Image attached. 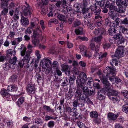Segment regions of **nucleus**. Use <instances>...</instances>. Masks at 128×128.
Masks as SVG:
<instances>
[{"label": "nucleus", "mask_w": 128, "mask_h": 128, "mask_svg": "<svg viewBox=\"0 0 128 128\" xmlns=\"http://www.w3.org/2000/svg\"><path fill=\"white\" fill-rule=\"evenodd\" d=\"M34 20V22H30V27L33 31V36L36 37L39 35V33L41 32V30L40 26H38L39 23V20L36 18H35Z\"/></svg>", "instance_id": "1"}, {"label": "nucleus", "mask_w": 128, "mask_h": 128, "mask_svg": "<svg viewBox=\"0 0 128 128\" xmlns=\"http://www.w3.org/2000/svg\"><path fill=\"white\" fill-rule=\"evenodd\" d=\"M87 78L86 74L84 72H81L79 76L77 77L76 80V83L78 86H79V84H85Z\"/></svg>", "instance_id": "2"}, {"label": "nucleus", "mask_w": 128, "mask_h": 128, "mask_svg": "<svg viewBox=\"0 0 128 128\" xmlns=\"http://www.w3.org/2000/svg\"><path fill=\"white\" fill-rule=\"evenodd\" d=\"M124 50L123 46H118L116 49L114 55H112V57L113 58L114 57L118 58L123 56L124 54Z\"/></svg>", "instance_id": "3"}, {"label": "nucleus", "mask_w": 128, "mask_h": 128, "mask_svg": "<svg viewBox=\"0 0 128 128\" xmlns=\"http://www.w3.org/2000/svg\"><path fill=\"white\" fill-rule=\"evenodd\" d=\"M18 50H20V55L22 56H24L25 54L26 55L30 56L32 51V50H27L26 52V48L25 46L22 44H21L20 48H18Z\"/></svg>", "instance_id": "4"}, {"label": "nucleus", "mask_w": 128, "mask_h": 128, "mask_svg": "<svg viewBox=\"0 0 128 128\" xmlns=\"http://www.w3.org/2000/svg\"><path fill=\"white\" fill-rule=\"evenodd\" d=\"M55 5L58 8H60L61 6L62 8L65 9L68 7V2L66 0H62L57 1Z\"/></svg>", "instance_id": "5"}, {"label": "nucleus", "mask_w": 128, "mask_h": 128, "mask_svg": "<svg viewBox=\"0 0 128 128\" xmlns=\"http://www.w3.org/2000/svg\"><path fill=\"white\" fill-rule=\"evenodd\" d=\"M115 2H110L109 0H107L106 2L105 6L108 7L109 10V11H116V7L115 6Z\"/></svg>", "instance_id": "6"}, {"label": "nucleus", "mask_w": 128, "mask_h": 128, "mask_svg": "<svg viewBox=\"0 0 128 128\" xmlns=\"http://www.w3.org/2000/svg\"><path fill=\"white\" fill-rule=\"evenodd\" d=\"M70 67L68 65L64 64L61 66V70L62 72H65V74L68 76L70 73Z\"/></svg>", "instance_id": "7"}, {"label": "nucleus", "mask_w": 128, "mask_h": 128, "mask_svg": "<svg viewBox=\"0 0 128 128\" xmlns=\"http://www.w3.org/2000/svg\"><path fill=\"white\" fill-rule=\"evenodd\" d=\"M101 80L104 84V87L106 91H108L110 87V84L107 80L105 78L104 76H102L101 79Z\"/></svg>", "instance_id": "8"}, {"label": "nucleus", "mask_w": 128, "mask_h": 128, "mask_svg": "<svg viewBox=\"0 0 128 128\" xmlns=\"http://www.w3.org/2000/svg\"><path fill=\"white\" fill-rule=\"evenodd\" d=\"M90 9L92 11L93 14L96 15H99L101 11V8L98 7H95L93 6H91Z\"/></svg>", "instance_id": "9"}, {"label": "nucleus", "mask_w": 128, "mask_h": 128, "mask_svg": "<svg viewBox=\"0 0 128 128\" xmlns=\"http://www.w3.org/2000/svg\"><path fill=\"white\" fill-rule=\"evenodd\" d=\"M22 40V36L18 37L17 38H15L13 40H11L10 43L12 46H16ZM16 47H14V50Z\"/></svg>", "instance_id": "10"}, {"label": "nucleus", "mask_w": 128, "mask_h": 128, "mask_svg": "<svg viewBox=\"0 0 128 128\" xmlns=\"http://www.w3.org/2000/svg\"><path fill=\"white\" fill-rule=\"evenodd\" d=\"M120 114V112H118L116 114H115L112 113L110 112L108 115V118L109 120H115L117 119V117Z\"/></svg>", "instance_id": "11"}, {"label": "nucleus", "mask_w": 128, "mask_h": 128, "mask_svg": "<svg viewBox=\"0 0 128 128\" xmlns=\"http://www.w3.org/2000/svg\"><path fill=\"white\" fill-rule=\"evenodd\" d=\"M103 72L105 73L106 72L108 74H115V71L112 68H111L109 66H107L105 70H104Z\"/></svg>", "instance_id": "12"}, {"label": "nucleus", "mask_w": 128, "mask_h": 128, "mask_svg": "<svg viewBox=\"0 0 128 128\" xmlns=\"http://www.w3.org/2000/svg\"><path fill=\"white\" fill-rule=\"evenodd\" d=\"M27 91L31 94H33L35 92V89L34 86L31 84H29L26 87Z\"/></svg>", "instance_id": "13"}, {"label": "nucleus", "mask_w": 128, "mask_h": 128, "mask_svg": "<svg viewBox=\"0 0 128 128\" xmlns=\"http://www.w3.org/2000/svg\"><path fill=\"white\" fill-rule=\"evenodd\" d=\"M8 62V64L10 65V66H12V68H14V65H15L18 62L17 58L16 56H14L12 58H11L9 60Z\"/></svg>", "instance_id": "14"}, {"label": "nucleus", "mask_w": 128, "mask_h": 128, "mask_svg": "<svg viewBox=\"0 0 128 128\" xmlns=\"http://www.w3.org/2000/svg\"><path fill=\"white\" fill-rule=\"evenodd\" d=\"M80 52L82 55L86 56L87 57L88 56L89 57L91 56V55L88 56V55L86 54V49L85 47L83 45L80 46Z\"/></svg>", "instance_id": "15"}, {"label": "nucleus", "mask_w": 128, "mask_h": 128, "mask_svg": "<svg viewBox=\"0 0 128 128\" xmlns=\"http://www.w3.org/2000/svg\"><path fill=\"white\" fill-rule=\"evenodd\" d=\"M102 17L98 15L96 16L95 17V19H98L96 20L97 25L100 26H101L102 23Z\"/></svg>", "instance_id": "16"}, {"label": "nucleus", "mask_w": 128, "mask_h": 128, "mask_svg": "<svg viewBox=\"0 0 128 128\" xmlns=\"http://www.w3.org/2000/svg\"><path fill=\"white\" fill-rule=\"evenodd\" d=\"M102 90H98V99L100 100H101L104 99L105 97L104 96V94L102 93Z\"/></svg>", "instance_id": "17"}, {"label": "nucleus", "mask_w": 128, "mask_h": 128, "mask_svg": "<svg viewBox=\"0 0 128 128\" xmlns=\"http://www.w3.org/2000/svg\"><path fill=\"white\" fill-rule=\"evenodd\" d=\"M85 84L84 85L79 84V86H78V87L82 89L84 92L86 94H88L89 92V90L87 87L85 86Z\"/></svg>", "instance_id": "18"}, {"label": "nucleus", "mask_w": 128, "mask_h": 128, "mask_svg": "<svg viewBox=\"0 0 128 128\" xmlns=\"http://www.w3.org/2000/svg\"><path fill=\"white\" fill-rule=\"evenodd\" d=\"M29 8L26 11L23 12L24 16H26L30 15L32 12V10L31 7L30 6Z\"/></svg>", "instance_id": "19"}, {"label": "nucleus", "mask_w": 128, "mask_h": 128, "mask_svg": "<svg viewBox=\"0 0 128 128\" xmlns=\"http://www.w3.org/2000/svg\"><path fill=\"white\" fill-rule=\"evenodd\" d=\"M109 97L110 99L114 103L118 102L120 100V98L118 96H110Z\"/></svg>", "instance_id": "20"}, {"label": "nucleus", "mask_w": 128, "mask_h": 128, "mask_svg": "<svg viewBox=\"0 0 128 128\" xmlns=\"http://www.w3.org/2000/svg\"><path fill=\"white\" fill-rule=\"evenodd\" d=\"M18 88L16 86L11 85L8 86L7 88V90L8 91L12 92L17 90Z\"/></svg>", "instance_id": "21"}, {"label": "nucleus", "mask_w": 128, "mask_h": 128, "mask_svg": "<svg viewBox=\"0 0 128 128\" xmlns=\"http://www.w3.org/2000/svg\"><path fill=\"white\" fill-rule=\"evenodd\" d=\"M84 99V96H82L81 98H79L78 99V102H79L78 106L80 107H82L84 106L85 103Z\"/></svg>", "instance_id": "22"}, {"label": "nucleus", "mask_w": 128, "mask_h": 128, "mask_svg": "<svg viewBox=\"0 0 128 128\" xmlns=\"http://www.w3.org/2000/svg\"><path fill=\"white\" fill-rule=\"evenodd\" d=\"M21 22L22 24L24 26H27L29 24L28 19L23 16L22 17Z\"/></svg>", "instance_id": "23"}, {"label": "nucleus", "mask_w": 128, "mask_h": 128, "mask_svg": "<svg viewBox=\"0 0 128 128\" xmlns=\"http://www.w3.org/2000/svg\"><path fill=\"white\" fill-rule=\"evenodd\" d=\"M42 64L44 66H47L48 64H50L51 63L50 60L46 58H44L41 61Z\"/></svg>", "instance_id": "24"}, {"label": "nucleus", "mask_w": 128, "mask_h": 128, "mask_svg": "<svg viewBox=\"0 0 128 128\" xmlns=\"http://www.w3.org/2000/svg\"><path fill=\"white\" fill-rule=\"evenodd\" d=\"M116 11L114 10V11H110L108 13V14L110 17L113 20H114L117 18L116 15L115 14Z\"/></svg>", "instance_id": "25"}, {"label": "nucleus", "mask_w": 128, "mask_h": 128, "mask_svg": "<svg viewBox=\"0 0 128 128\" xmlns=\"http://www.w3.org/2000/svg\"><path fill=\"white\" fill-rule=\"evenodd\" d=\"M91 118H96L98 116V114L96 111H93L91 112L90 114Z\"/></svg>", "instance_id": "26"}, {"label": "nucleus", "mask_w": 128, "mask_h": 128, "mask_svg": "<svg viewBox=\"0 0 128 128\" xmlns=\"http://www.w3.org/2000/svg\"><path fill=\"white\" fill-rule=\"evenodd\" d=\"M7 90H2L0 92V93L2 96L6 98H7L10 96V94L8 92Z\"/></svg>", "instance_id": "27"}, {"label": "nucleus", "mask_w": 128, "mask_h": 128, "mask_svg": "<svg viewBox=\"0 0 128 128\" xmlns=\"http://www.w3.org/2000/svg\"><path fill=\"white\" fill-rule=\"evenodd\" d=\"M6 53L8 55H10L11 56H14L16 54V51L11 49H9L6 50Z\"/></svg>", "instance_id": "28"}, {"label": "nucleus", "mask_w": 128, "mask_h": 128, "mask_svg": "<svg viewBox=\"0 0 128 128\" xmlns=\"http://www.w3.org/2000/svg\"><path fill=\"white\" fill-rule=\"evenodd\" d=\"M125 10V8L122 6H118V8H116V11L119 13H124Z\"/></svg>", "instance_id": "29"}, {"label": "nucleus", "mask_w": 128, "mask_h": 128, "mask_svg": "<svg viewBox=\"0 0 128 128\" xmlns=\"http://www.w3.org/2000/svg\"><path fill=\"white\" fill-rule=\"evenodd\" d=\"M116 30L114 28H111L109 29L108 32L109 34L111 36H114L116 32Z\"/></svg>", "instance_id": "30"}, {"label": "nucleus", "mask_w": 128, "mask_h": 128, "mask_svg": "<svg viewBox=\"0 0 128 128\" xmlns=\"http://www.w3.org/2000/svg\"><path fill=\"white\" fill-rule=\"evenodd\" d=\"M83 28H79L75 29V32L77 35H82L83 34Z\"/></svg>", "instance_id": "31"}, {"label": "nucleus", "mask_w": 128, "mask_h": 128, "mask_svg": "<svg viewBox=\"0 0 128 128\" xmlns=\"http://www.w3.org/2000/svg\"><path fill=\"white\" fill-rule=\"evenodd\" d=\"M102 38V36L101 35H100L94 38V40L96 42L100 44H101V41Z\"/></svg>", "instance_id": "32"}, {"label": "nucleus", "mask_w": 128, "mask_h": 128, "mask_svg": "<svg viewBox=\"0 0 128 128\" xmlns=\"http://www.w3.org/2000/svg\"><path fill=\"white\" fill-rule=\"evenodd\" d=\"M86 82L88 86H92L93 85V80L91 77H88L86 79Z\"/></svg>", "instance_id": "33"}, {"label": "nucleus", "mask_w": 128, "mask_h": 128, "mask_svg": "<svg viewBox=\"0 0 128 128\" xmlns=\"http://www.w3.org/2000/svg\"><path fill=\"white\" fill-rule=\"evenodd\" d=\"M73 92L72 91L70 92L69 91L68 94H66V99L68 100H69L73 96Z\"/></svg>", "instance_id": "34"}, {"label": "nucleus", "mask_w": 128, "mask_h": 128, "mask_svg": "<svg viewBox=\"0 0 128 128\" xmlns=\"http://www.w3.org/2000/svg\"><path fill=\"white\" fill-rule=\"evenodd\" d=\"M30 56H28L26 54L24 58L22 59L24 60L25 61L26 64H27V66H28V67L29 66L28 65V64L29 63V61L30 60ZM28 65H29L28 64Z\"/></svg>", "instance_id": "35"}, {"label": "nucleus", "mask_w": 128, "mask_h": 128, "mask_svg": "<svg viewBox=\"0 0 128 128\" xmlns=\"http://www.w3.org/2000/svg\"><path fill=\"white\" fill-rule=\"evenodd\" d=\"M114 74H112L109 75H106V77H105V78L106 79V78H108L109 79L110 81L111 82H112L114 81V79H115V76L113 75Z\"/></svg>", "instance_id": "36"}, {"label": "nucleus", "mask_w": 128, "mask_h": 128, "mask_svg": "<svg viewBox=\"0 0 128 128\" xmlns=\"http://www.w3.org/2000/svg\"><path fill=\"white\" fill-rule=\"evenodd\" d=\"M24 98L23 97H21L18 99L17 104L19 106L24 102Z\"/></svg>", "instance_id": "37"}, {"label": "nucleus", "mask_w": 128, "mask_h": 128, "mask_svg": "<svg viewBox=\"0 0 128 128\" xmlns=\"http://www.w3.org/2000/svg\"><path fill=\"white\" fill-rule=\"evenodd\" d=\"M80 88L78 87V88L75 92V95L76 96L78 97L80 96L82 92V90H81Z\"/></svg>", "instance_id": "38"}, {"label": "nucleus", "mask_w": 128, "mask_h": 128, "mask_svg": "<svg viewBox=\"0 0 128 128\" xmlns=\"http://www.w3.org/2000/svg\"><path fill=\"white\" fill-rule=\"evenodd\" d=\"M58 19L62 21L65 22L66 20L65 16L62 14H59L58 16Z\"/></svg>", "instance_id": "39"}, {"label": "nucleus", "mask_w": 128, "mask_h": 128, "mask_svg": "<svg viewBox=\"0 0 128 128\" xmlns=\"http://www.w3.org/2000/svg\"><path fill=\"white\" fill-rule=\"evenodd\" d=\"M3 67L5 71H6L9 70V68H12V66H10L9 64H7L4 65Z\"/></svg>", "instance_id": "40"}, {"label": "nucleus", "mask_w": 128, "mask_h": 128, "mask_svg": "<svg viewBox=\"0 0 128 128\" xmlns=\"http://www.w3.org/2000/svg\"><path fill=\"white\" fill-rule=\"evenodd\" d=\"M120 32H122L124 34L127 33L128 29L122 26H120Z\"/></svg>", "instance_id": "41"}, {"label": "nucleus", "mask_w": 128, "mask_h": 128, "mask_svg": "<svg viewBox=\"0 0 128 128\" xmlns=\"http://www.w3.org/2000/svg\"><path fill=\"white\" fill-rule=\"evenodd\" d=\"M43 108L44 110H46L48 112H51L52 113L54 112V110L51 109L49 106L45 105L43 107Z\"/></svg>", "instance_id": "42"}, {"label": "nucleus", "mask_w": 128, "mask_h": 128, "mask_svg": "<svg viewBox=\"0 0 128 128\" xmlns=\"http://www.w3.org/2000/svg\"><path fill=\"white\" fill-rule=\"evenodd\" d=\"M107 54V53L106 52H105L104 53L101 54L99 56V60L100 62L102 60V58H105L106 57Z\"/></svg>", "instance_id": "43"}, {"label": "nucleus", "mask_w": 128, "mask_h": 128, "mask_svg": "<svg viewBox=\"0 0 128 128\" xmlns=\"http://www.w3.org/2000/svg\"><path fill=\"white\" fill-rule=\"evenodd\" d=\"M55 122L52 120L49 121L47 124V126L49 128H51L53 127L54 126Z\"/></svg>", "instance_id": "44"}, {"label": "nucleus", "mask_w": 128, "mask_h": 128, "mask_svg": "<svg viewBox=\"0 0 128 128\" xmlns=\"http://www.w3.org/2000/svg\"><path fill=\"white\" fill-rule=\"evenodd\" d=\"M102 0L100 1H97L96 2L94 5L93 6L96 7V6L97 7H98V8H101V7H102Z\"/></svg>", "instance_id": "45"}, {"label": "nucleus", "mask_w": 128, "mask_h": 128, "mask_svg": "<svg viewBox=\"0 0 128 128\" xmlns=\"http://www.w3.org/2000/svg\"><path fill=\"white\" fill-rule=\"evenodd\" d=\"M92 13L91 12H88L85 13L83 14V16L85 18H90L91 16Z\"/></svg>", "instance_id": "46"}, {"label": "nucleus", "mask_w": 128, "mask_h": 128, "mask_svg": "<svg viewBox=\"0 0 128 128\" xmlns=\"http://www.w3.org/2000/svg\"><path fill=\"white\" fill-rule=\"evenodd\" d=\"M114 38L115 39L118 40H120L122 38V36L118 33L115 34L114 35Z\"/></svg>", "instance_id": "47"}, {"label": "nucleus", "mask_w": 128, "mask_h": 128, "mask_svg": "<svg viewBox=\"0 0 128 128\" xmlns=\"http://www.w3.org/2000/svg\"><path fill=\"white\" fill-rule=\"evenodd\" d=\"M34 123L38 125L40 124H42V120L40 119L36 118L35 120Z\"/></svg>", "instance_id": "48"}, {"label": "nucleus", "mask_w": 128, "mask_h": 128, "mask_svg": "<svg viewBox=\"0 0 128 128\" xmlns=\"http://www.w3.org/2000/svg\"><path fill=\"white\" fill-rule=\"evenodd\" d=\"M111 95H110V96H118V91L113 90H111L110 93Z\"/></svg>", "instance_id": "49"}, {"label": "nucleus", "mask_w": 128, "mask_h": 128, "mask_svg": "<svg viewBox=\"0 0 128 128\" xmlns=\"http://www.w3.org/2000/svg\"><path fill=\"white\" fill-rule=\"evenodd\" d=\"M118 62L115 59H113L112 62H110V64L113 66H118Z\"/></svg>", "instance_id": "50"}, {"label": "nucleus", "mask_w": 128, "mask_h": 128, "mask_svg": "<svg viewBox=\"0 0 128 128\" xmlns=\"http://www.w3.org/2000/svg\"><path fill=\"white\" fill-rule=\"evenodd\" d=\"M85 102H86V103L88 104L92 105L93 104V103L92 101L89 99V98L87 97H85V98L84 97Z\"/></svg>", "instance_id": "51"}, {"label": "nucleus", "mask_w": 128, "mask_h": 128, "mask_svg": "<svg viewBox=\"0 0 128 128\" xmlns=\"http://www.w3.org/2000/svg\"><path fill=\"white\" fill-rule=\"evenodd\" d=\"M56 118V117L54 118L48 115H46L45 118V120L46 121L50 120H55Z\"/></svg>", "instance_id": "52"}, {"label": "nucleus", "mask_w": 128, "mask_h": 128, "mask_svg": "<svg viewBox=\"0 0 128 128\" xmlns=\"http://www.w3.org/2000/svg\"><path fill=\"white\" fill-rule=\"evenodd\" d=\"M58 62L56 61H54L52 65V67L56 69L58 68Z\"/></svg>", "instance_id": "53"}, {"label": "nucleus", "mask_w": 128, "mask_h": 128, "mask_svg": "<svg viewBox=\"0 0 128 128\" xmlns=\"http://www.w3.org/2000/svg\"><path fill=\"white\" fill-rule=\"evenodd\" d=\"M95 94V89L93 88H91L90 90V91H89V92L88 94L90 96H93Z\"/></svg>", "instance_id": "54"}, {"label": "nucleus", "mask_w": 128, "mask_h": 128, "mask_svg": "<svg viewBox=\"0 0 128 128\" xmlns=\"http://www.w3.org/2000/svg\"><path fill=\"white\" fill-rule=\"evenodd\" d=\"M115 20L113 22V24H114V26H115L116 25V26H118L119 24V21L120 19L119 18H116L115 19Z\"/></svg>", "instance_id": "55"}, {"label": "nucleus", "mask_w": 128, "mask_h": 128, "mask_svg": "<svg viewBox=\"0 0 128 128\" xmlns=\"http://www.w3.org/2000/svg\"><path fill=\"white\" fill-rule=\"evenodd\" d=\"M32 44L34 45L35 46H36L38 45L39 42V41L38 40L36 39H34L32 40Z\"/></svg>", "instance_id": "56"}, {"label": "nucleus", "mask_w": 128, "mask_h": 128, "mask_svg": "<svg viewBox=\"0 0 128 128\" xmlns=\"http://www.w3.org/2000/svg\"><path fill=\"white\" fill-rule=\"evenodd\" d=\"M30 6L28 4H26V6L24 5L22 6V12H24L28 9V8H29V7Z\"/></svg>", "instance_id": "57"}, {"label": "nucleus", "mask_w": 128, "mask_h": 128, "mask_svg": "<svg viewBox=\"0 0 128 128\" xmlns=\"http://www.w3.org/2000/svg\"><path fill=\"white\" fill-rule=\"evenodd\" d=\"M35 55L37 57V60H39L41 58V56L40 54V51L38 50H36L35 52Z\"/></svg>", "instance_id": "58"}, {"label": "nucleus", "mask_w": 128, "mask_h": 128, "mask_svg": "<svg viewBox=\"0 0 128 128\" xmlns=\"http://www.w3.org/2000/svg\"><path fill=\"white\" fill-rule=\"evenodd\" d=\"M81 24V22L80 20H77L74 22L73 24L74 26L76 27Z\"/></svg>", "instance_id": "59"}, {"label": "nucleus", "mask_w": 128, "mask_h": 128, "mask_svg": "<svg viewBox=\"0 0 128 128\" xmlns=\"http://www.w3.org/2000/svg\"><path fill=\"white\" fill-rule=\"evenodd\" d=\"M78 99H77L75 100L72 103V106L74 108H76L78 106Z\"/></svg>", "instance_id": "60"}, {"label": "nucleus", "mask_w": 128, "mask_h": 128, "mask_svg": "<svg viewBox=\"0 0 128 128\" xmlns=\"http://www.w3.org/2000/svg\"><path fill=\"white\" fill-rule=\"evenodd\" d=\"M120 24H123L124 25H127L128 24V20L127 18H124V20L122 21Z\"/></svg>", "instance_id": "61"}, {"label": "nucleus", "mask_w": 128, "mask_h": 128, "mask_svg": "<svg viewBox=\"0 0 128 128\" xmlns=\"http://www.w3.org/2000/svg\"><path fill=\"white\" fill-rule=\"evenodd\" d=\"M72 72L73 74H74L76 75H78L79 73V71L78 69L76 67H74L73 70Z\"/></svg>", "instance_id": "62"}, {"label": "nucleus", "mask_w": 128, "mask_h": 128, "mask_svg": "<svg viewBox=\"0 0 128 128\" xmlns=\"http://www.w3.org/2000/svg\"><path fill=\"white\" fill-rule=\"evenodd\" d=\"M8 4V1H5L4 2H2L1 3V7L2 8H4L6 6H7Z\"/></svg>", "instance_id": "63"}, {"label": "nucleus", "mask_w": 128, "mask_h": 128, "mask_svg": "<svg viewBox=\"0 0 128 128\" xmlns=\"http://www.w3.org/2000/svg\"><path fill=\"white\" fill-rule=\"evenodd\" d=\"M25 62V61L24 60H21L18 63V65L20 66V67L22 68L23 67L24 64H26Z\"/></svg>", "instance_id": "64"}]
</instances>
